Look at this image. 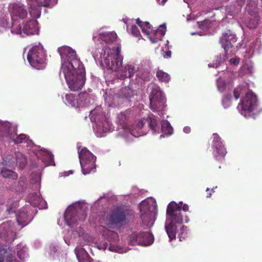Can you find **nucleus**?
I'll list each match as a JSON object with an SVG mask.
<instances>
[{"instance_id": "obj_39", "label": "nucleus", "mask_w": 262, "mask_h": 262, "mask_svg": "<svg viewBox=\"0 0 262 262\" xmlns=\"http://www.w3.org/2000/svg\"><path fill=\"white\" fill-rule=\"evenodd\" d=\"M26 135L24 134H21L17 136L13 142L16 144L21 143L26 138Z\"/></svg>"}, {"instance_id": "obj_33", "label": "nucleus", "mask_w": 262, "mask_h": 262, "mask_svg": "<svg viewBox=\"0 0 262 262\" xmlns=\"http://www.w3.org/2000/svg\"><path fill=\"white\" fill-rule=\"evenodd\" d=\"M129 112L126 111L124 112H121L118 115V122L120 124H124L129 117Z\"/></svg>"}, {"instance_id": "obj_36", "label": "nucleus", "mask_w": 262, "mask_h": 262, "mask_svg": "<svg viewBox=\"0 0 262 262\" xmlns=\"http://www.w3.org/2000/svg\"><path fill=\"white\" fill-rule=\"evenodd\" d=\"M258 17V16L257 17H252V18H250L249 21L247 22V26L250 29H254L256 28Z\"/></svg>"}, {"instance_id": "obj_38", "label": "nucleus", "mask_w": 262, "mask_h": 262, "mask_svg": "<svg viewBox=\"0 0 262 262\" xmlns=\"http://www.w3.org/2000/svg\"><path fill=\"white\" fill-rule=\"evenodd\" d=\"M245 0H237L236 4L237 5V8L234 11H232V15H235L238 13L241 10L243 6L245 4Z\"/></svg>"}, {"instance_id": "obj_31", "label": "nucleus", "mask_w": 262, "mask_h": 262, "mask_svg": "<svg viewBox=\"0 0 262 262\" xmlns=\"http://www.w3.org/2000/svg\"><path fill=\"white\" fill-rule=\"evenodd\" d=\"M17 126H11L9 131L7 132L5 137L9 138L12 142L17 136Z\"/></svg>"}, {"instance_id": "obj_25", "label": "nucleus", "mask_w": 262, "mask_h": 262, "mask_svg": "<svg viewBox=\"0 0 262 262\" xmlns=\"http://www.w3.org/2000/svg\"><path fill=\"white\" fill-rule=\"evenodd\" d=\"M137 76L144 81H149L151 79V74L149 70L143 69L138 70Z\"/></svg>"}, {"instance_id": "obj_13", "label": "nucleus", "mask_w": 262, "mask_h": 262, "mask_svg": "<svg viewBox=\"0 0 262 262\" xmlns=\"http://www.w3.org/2000/svg\"><path fill=\"white\" fill-rule=\"evenodd\" d=\"M153 235L148 232H133L128 236V241L130 244L135 245L137 244L148 246L154 242Z\"/></svg>"}, {"instance_id": "obj_1", "label": "nucleus", "mask_w": 262, "mask_h": 262, "mask_svg": "<svg viewBox=\"0 0 262 262\" xmlns=\"http://www.w3.org/2000/svg\"><path fill=\"white\" fill-rule=\"evenodd\" d=\"M182 202L176 203L174 202H170L167 208V219L165 228L167 234L171 241L176 237L178 228L183 223L188 222V217L182 212V207L183 205Z\"/></svg>"}, {"instance_id": "obj_51", "label": "nucleus", "mask_w": 262, "mask_h": 262, "mask_svg": "<svg viewBox=\"0 0 262 262\" xmlns=\"http://www.w3.org/2000/svg\"><path fill=\"white\" fill-rule=\"evenodd\" d=\"M230 62L234 65H236L239 63V59L238 58H231L230 59Z\"/></svg>"}, {"instance_id": "obj_5", "label": "nucleus", "mask_w": 262, "mask_h": 262, "mask_svg": "<svg viewBox=\"0 0 262 262\" xmlns=\"http://www.w3.org/2000/svg\"><path fill=\"white\" fill-rule=\"evenodd\" d=\"M150 108L154 112H158L159 115L163 114L166 106L165 98L159 86L155 85L149 95Z\"/></svg>"}, {"instance_id": "obj_41", "label": "nucleus", "mask_w": 262, "mask_h": 262, "mask_svg": "<svg viewBox=\"0 0 262 262\" xmlns=\"http://www.w3.org/2000/svg\"><path fill=\"white\" fill-rule=\"evenodd\" d=\"M242 91V88L240 86L235 88L233 91V95L235 100H237L241 95Z\"/></svg>"}, {"instance_id": "obj_20", "label": "nucleus", "mask_w": 262, "mask_h": 262, "mask_svg": "<svg viewBox=\"0 0 262 262\" xmlns=\"http://www.w3.org/2000/svg\"><path fill=\"white\" fill-rule=\"evenodd\" d=\"M75 252L79 262H91V258L83 248L77 247Z\"/></svg>"}, {"instance_id": "obj_29", "label": "nucleus", "mask_w": 262, "mask_h": 262, "mask_svg": "<svg viewBox=\"0 0 262 262\" xmlns=\"http://www.w3.org/2000/svg\"><path fill=\"white\" fill-rule=\"evenodd\" d=\"M1 174L3 177L5 178H11L16 180L17 178V174L12 170L4 168L1 171Z\"/></svg>"}, {"instance_id": "obj_19", "label": "nucleus", "mask_w": 262, "mask_h": 262, "mask_svg": "<svg viewBox=\"0 0 262 262\" xmlns=\"http://www.w3.org/2000/svg\"><path fill=\"white\" fill-rule=\"evenodd\" d=\"M141 219L142 221L143 226L144 228L150 227L153 225L152 222V213L150 210L147 209L146 211L143 212L142 208L140 209Z\"/></svg>"}, {"instance_id": "obj_55", "label": "nucleus", "mask_w": 262, "mask_h": 262, "mask_svg": "<svg viewBox=\"0 0 262 262\" xmlns=\"http://www.w3.org/2000/svg\"><path fill=\"white\" fill-rule=\"evenodd\" d=\"M171 51H167V52L165 53V56H166L167 58L170 57H171Z\"/></svg>"}, {"instance_id": "obj_53", "label": "nucleus", "mask_w": 262, "mask_h": 262, "mask_svg": "<svg viewBox=\"0 0 262 262\" xmlns=\"http://www.w3.org/2000/svg\"><path fill=\"white\" fill-rule=\"evenodd\" d=\"M189 207L187 204H184L182 207V211H183L184 212L188 211Z\"/></svg>"}, {"instance_id": "obj_61", "label": "nucleus", "mask_w": 262, "mask_h": 262, "mask_svg": "<svg viewBox=\"0 0 262 262\" xmlns=\"http://www.w3.org/2000/svg\"><path fill=\"white\" fill-rule=\"evenodd\" d=\"M262 1V0H261Z\"/></svg>"}, {"instance_id": "obj_9", "label": "nucleus", "mask_w": 262, "mask_h": 262, "mask_svg": "<svg viewBox=\"0 0 262 262\" xmlns=\"http://www.w3.org/2000/svg\"><path fill=\"white\" fill-rule=\"evenodd\" d=\"M237 40L236 37L235 35L230 33H225L223 34V36L220 38V41L222 45V47L224 49L225 58L223 59L220 58L218 63L215 64L211 65V63L209 64V67L217 68L221 62L225 60L226 58L230 56H232L234 52L231 49L233 48L234 44L236 42Z\"/></svg>"}, {"instance_id": "obj_18", "label": "nucleus", "mask_w": 262, "mask_h": 262, "mask_svg": "<svg viewBox=\"0 0 262 262\" xmlns=\"http://www.w3.org/2000/svg\"><path fill=\"white\" fill-rule=\"evenodd\" d=\"M120 68L118 74L119 78L122 79L132 77L136 71L135 67L130 64H126L124 67L121 66Z\"/></svg>"}, {"instance_id": "obj_14", "label": "nucleus", "mask_w": 262, "mask_h": 262, "mask_svg": "<svg viewBox=\"0 0 262 262\" xmlns=\"http://www.w3.org/2000/svg\"><path fill=\"white\" fill-rule=\"evenodd\" d=\"M257 99L254 94L248 92L243 99L239 106L243 112H251L257 106Z\"/></svg>"}, {"instance_id": "obj_42", "label": "nucleus", "mask_w": 262, "mask_h": 262, "mask_svg": "<svg viewBox=\"0 0 262 262\" xmlns=\"http://www.w3.org/2000/svg\"><path fill=\"white\" fill-rule=\"evenodd\" d=\"M10 253H8L7 251L4 249H0V262H5L6 258L7 255H10Z\"/></svg>"}, {"instance_id": "obj_6", "label": "nucleus", "mask_w": 262, "mask_h": 262, "mask_svg": "<svg viewBox=\"0 0 262 262\" xmlns=\"http://www.w3.org/2000/svg\"><path fill=\"white\" fill-rule=\"evenodd\" d=\"M27 59L32 67L38 70L41 69L45 61L43 47L40 44L33 46L28 52Z\"/></svg>"}, {"instance_id": "obj_47", "label": "nucleus", "mask_w": 262, "mask_h": 262, "mask_svg": "<svg viewBox=\"0 0 262 262\" xmlns=\"http://www.w3.org/2000/svg\"><path fill=\"white\" fill-rule=\"evenodd\" d=\"M47 157L48 158V161L47 164L48 165H54V162L53 159V156L52 154L48 153L47 155Z\"/></svg>"}, {"instance_id": "obj_57", "label": "nucleus", "mask_w": 262, "mask_h": 262, "mask_svg": "<svg viewBox=\"0 0 262 262\" xmlns=\"http://www.w3.org/2000/svg\"><path fill=\"white\" fill-rule=\"evenodd\" d=\"M167 0H162L161 1V3H160V4H161V5H164V4L167 2Z\"/></svg>"}, {"instance_id": "obj_15", "label": "nucleus", "mask_w": 262, "mask_h": 262, "mask_svg": "<svg viewBox=\"0 0 262 262\" xmlns=\"http://www.w3.org/2000/svg\"><path fill=\"white\" fill-rule=\"evenodd\" d=\"M137 127L140 129L144 127L148 128L151 130L152 133L158 132L159 129V126L158 125V120L157 118L154 115L141 119L137 123Z\"/></svg>"}, {"instance_id": "obj_16", "label": "nucleus", "mask_w": 262, "mask_h": 262, "mask_svg": "<svg viewBox=\"0 0 262 262\" xmlns=\"http://www.w3.org/2000/svg\"><path fill=\"white\" fill-rule=\"evenodd\" d=\"M10 12L12 21V24L14 21H18L17 18L23 19L27 15V11L24 8L23 6L19 4L11 5L10 7Z\"/></svg>"}, {"instance_id": "obj_44", "label": "nucleus", "mask_w": 262, "mask_h": 262, "mask_svg": "<svg viewBox=\"0 0 262 262\" xmlns=\"http://www.w3.org/2000/svg\"><path fill=\"white\" fill-rule=\"evenodd\" d=\"M5 262H20L17 259L16 257L10 254V255H6V258L5 259Z\"/></svg>"}, {"instance_id": "obj_23", "label": "nucleus", "mask_w": 262, "mask_h": 262, "mask_svg": "<svg viewBox=\"0 0 262 262\" xmlns=\"http://www.w3.org/2000/svg\"><path fill=\"white\" fill-rule=\"evenodd\" d=\"M117 37L116 33L113 32L101 33L100 35V39L108 44L112 43L115 41L117 39Z\"/></svg>"}, {"instance_id": "obj_59", "label": "nucleus", "mask_w": 262, "mask_h": 262, "mask_svg": "<svg viewBox=\"0 0 262 262\" xmlns=\"http://www.w3.org/2000/svg\"><path fill=\"white\" fill-rule=\"evenodd\" d=\"M20 253H21V252H20V251H19V252H18V253H17V255H18V256L19 257V258H21V257H20Z\"/></svg>"}, {"instance_id": "obj_26", "label": "nucleus", "mask_w": 262, "mask_h": 262, "mask_svg": "<svg viewBox=\"0 0 262 262\" xmlns=\"http://www.w3.org/2000/svg\"><path fill=\"white\" fill-rule=\"evenodd\" d=\"M161 129L163 133L167 136H170L173 133V128L167 120H163L162 121Z\"/></svg>"}, {"instance_id": "obj_37", "label": "nucleus", "mask_w": 262, "mask_h": 262, "mask_svg": "<svg viewBox=\"0 0 262 262\" xmlns=\"http://www.w3.org/2000/svg\"><path fill=\"white\" fill-rule=\"evenodd\" d=\"M136 24L142 29V31H146L145 30V27H146L148 29L151 28V25L148 22H143L140 19V18H137L136 20Z\"/></svg>"}, {"instance_id": "obj_46", "label": "nucleus", "mask_w": 262, "mask_h": 262, "mask_svg": "<svg viewBox=\"0 0 262 262\" xmlns=\"http://www.w3.org/2000/svg\"><path fill=\"white\" fill-rule=\"evenodd\" d=\"M217 88L220 92H223L225 91L226 84L224 81L220 80L217 82Z\"/></svg>"}, {"instance_id": "obj_50", "label": "nucleus", "mask_w": 262, "mask_h": 262, "mask_svg": "<svg viewBox=\"0 0 262 262\" xmlns=\"http://www.w3.org/2000/svg\"><path fill=\"white\" fill-rule=\"evenodd\" d=\"M18 184L22 187H24L26 184V181L24 178H20L18 181Z\"/></svg>"}, {"instance_id": "obj_52", "label": "nucleus", "mask_w": 262, "mask_h": 262, "mask_svg": "<svg viewBox=\"0 0 262 262\" xmlns=\"http://www.w3.org/2000/svg\"><path fill=\"white\" fill-rule=\"evenodd\" d=\"M183 131L186 134H188L191 132V128L189 126H185L183 128Z\"/></svg>"}, {"instance_id": "obj_40", "label": "nucleus", "mask_w": 262, "mask_h": 262, "mask_svg": "<svg viewBox=\"0 0 262 262\" xmlns=\"http://www.w3.org/2000/svg\"><path fill=\"white\" fill-rule=\"evenodd\" d=\"M186 228L187 227L184 225H182L181 228V232L179 234V238L180 241L184 239L186 237L187 233L185 232Z\"/></svg>"}, {"instance_id": "obj_45", "label": "nucleus", "mask_w": 262, "mask_h": 262, "mask_svg": "<svg viewBox=\"0 0 262 262\" xmlns=\"http://www.w3.org/2000/svg\"><path fill=\"white\" fill-rule=\"evenodd\" d=\"M213 146H214L215 144H219L220 142H222L221 138H220L218 134H213Z\"/></svg>"}, {"instance_id": "obj_28", "label": "nucleus", "mask_w": 262, "mask_h": 262, "mask_svg": "<svg viewBox=\"0 0 262 262\" xmlns=\"http://www.w3.org/2000/svg\"><path fill=\"white\" fill-rule=\"evenodd\" d=\"M66 99L67 102L72 106L78 107V98L73 94H67Z\"/></svg>"}, {"instance_id": "obj_4", "label": "nucleus", "mask_w": 262, "mask_h": 262, "mask_svg": "<svg viewBox=\"0 0 262 262\" xmlns=\"http://www.w3.org/2000/svg\"><path fill=\"white\" fill-rule=\"evenodd\" d=\"M69 88L72 91L81 90L85 83L84 67L62 72Z\"/></svg>"}, {"instance_id": "obj_8", "label": "nucleus", "mask_w": 262, "mask_h": 262, "mask_svg": "<svg viewBox=\"0 0 262 262\" xmlns=\"http://www.w3.org/2000/svg\"><path fill=\"white\" fill-rule=\"evenodd\" d=\"M38 22L36 20H30L22 27L19 21H14L11 26L12 34H20L24 37L25 35H34L38 33Z\"/></svg>"}, {"instance_id": "obj_54", "label": "nucleus", "mask_w": 262, "mask_h": 262, "mask_svg": "<svg viewBox=\"0 0 262 262\" xmlns=\"http://www.w3.org/2000/svg\"><path fill=\"white\" fill-rule=\"evenodd\" d=\"M150 29L147 28L146 27H145V30L146 31H143L144 33H145L146 35H148V37H150Z\"/></svg>"}, {"instance_id": "obj_60", "label": "nucleus", "mask_w": 262, "mask_h": 262, "mask_svg": "<svg viewBox=\"0 0 262 262\" xmlns=\"http://www.w3.org/2000/svg\"><path fill=\"white\" fill-rule=\"evenodd\" d=\"M160 137H164V136L163 135H161Z\"/></svg>"}, {"instance_id": "obj_56", "label": "nucleus", "mask_w": 262, "mask_h": 262, "mask_svg": "<svg viewBox=\"0 0 262 262\" xmlns=\"http://www.w3.org/2000/svg\"><path fill=\"white\" fill-rule=\"evenodd\" d=\"M209 191H210L209 188H207L206 189L207 197H210L211 196V193L210 192H208Z\"/></svg>"}, {"instance_id": "obj_2", "label": "nucleus", "mask_w": 262, "mask_h": 262, "mask_svg": "<svg viewBox=\"0 0 262 262\" xmlns=\"http://www.w3.org/2000/svg\"><path fill=\"white\" fill-rule=\"evenodd\" d=\"M120 52L121 48L119 46L115 50L102 48L100 58L104 59L107 68L115 71H119L123 62V57Z\"/></svg>"}, {"instance_id": "obj_35", "label": "nucleus", "mask_w": 262, "mask_h": 262, "mask_svg": "<svg viewBox=\"0 0 262 262\" xmlns=\"http://www.w3.org/2000/svg\"><path fill=\"white\" fill-rule=\"evenodd\" d=\"M121 93L124 97L129 99L133 97L134 91L129 87H125L121 90Z\"/></svg>"}, {"instance_id": "obj_21", "label": "nucleus", "mask_w": 262, "mask_h": 262, "mask_svg": "<svg viewBox=\"0 0 262 262\" xmlns=\"http://www.w3.org/2000/svg\"><path fill=\"white\" fill-rule=\"evenodd\" d=\"M166 30V27L165 25H160V28L155 31V36L154 37L151 36L149 37V39L152 43H157L159 41L161 40L163 36L165 34Z\"/></svg>"}, {"instance_id": "obj_43", "label": "nucleus", "mask_w": 262, "mask_h": 262, "mask_svg": "<svg viewBox=\"0 0 262 262\" xmlns=\"http://www.w3.org/2000/svg\"><path fill=\"white\" fill-rule=\"evenodd\" d=\"M130 31L132 34L134 36L138 37L140 34L139 29L136 25H133L132 26Z\"/></svg>"}, {"instance_id": "obj_30", "label": "nucleus", "mask_w": 262, "mask_h": 262, "mask_svg": "<svg viewBox=\"0 0 262 262\" xmlns=\"http://www.w3.org/2000/svg\"><path fill=\"white\" fill-rule=\"evenodd\" d=\"M16 163L20 168H24L27 163L26 157L21 153L18 152L16 154Z\"/></svg>"}, {"instance_id": "obj_17", "label": "nucleus", "mask_w": 262, "mask_h": 262, "mask_svg": "<svg viewBox=\"0 0 262 262\" xmlns=\"http://www.w3.org/2000/svg\"><path fill=\"white\" fill-rule=\"evenodd\" d=\"M28 4L30 6V8L32 10L30 11V15L35 18H38L40 16V12L36 9L33 10V7L35 5L38 6H43L48 7L50 6L51 0H27Z\"/></svg>"}, {"instance_id": "obj_32", "label": "nucleus", "mask_w": 262, "mask_h": 262, "mask_svg": "<svg viewBox=\"0 0 262 262\" xmlns=\"http://www.w3.org/2000/svg\"><path fill=\"white\" fill-rule=\"evenodd\" d=\"M156 76L159 80L162 82H168L170 77V76L162 70H158Z\"/></svg>"}, {"instance_id": "obj_48", "label": "nucleus", "mask_w": 262, "mask_h": 262, "mask_svg": "<svg viewBox=\"0 0 262 262\" xmlns=\"http://www.w3.org/2000/svg\"><path fill=\"white\" fill-rule=\"evenodd\" d=\"M237 8V6H235L234 5H231L226 8V11L228 12L230 15H232L231 14L232 11H234Z\"/></svg>"}, {"instance_id": "obj_10", "label": "nucleus", "mask_w": 262, "mask_h": 262, "mask_svg": "<svg viewBox=\"0 0 262 262\" xmlns=\"http://www.w3.org/2000/svg\"><path fill=\"white\" fill-rule=\"evenodd\" d=\"M134 218V212L129 209H118L114 211L111 214L107 216L105 221L107 224L113 225L121 224L129 221Z\"/></svg>"}, {"instance_id": "obj_34", "label": "nucleus", "mask_w": 262, "mask_h": 262, "mask_svg": "<svg viewBox=\"0 0 262 262\" xmlns=\"http://www.w3.org/2000/svg\"><path fill=\"white\" fill-rule=\"evenodd\" d=\"M214 147H215L216 152L219 156L224 157L226 155L227 153L226 149L222 142H220L219 144H215Z\"/></svg>"}, {"instance_id": "obj_22", "label": "nucleus", "mask_w": 262, "mask_h": 262, "mask_svg": "<svg viewBox=\"0 0 262 262\" xmlns=\"http://www.w3.org/2000/svg\"><path fill=\"white\" fill-rule=\"evenodd\" d=\"M248 13L252 17H257L258 16V8L257 2L255 1L248 0L247 7Z\"/></svg>"}, {"instance_id": "obj_3", "label": "nucleus", "mask_w": 262, "mask_h": 262, "mask_svg": "<svg viewBox=\"0 0 262 262\" xmlns=\"http://www.w3.org/2000/svg\"><path fill=\"white\" fill-rule=\"evenodd\" d=\"M58 52L61 58L66 59L62 65V71L77 69L84 67L83 64L77 57L76 52L68 46L62 47L58 49Z\"/></svg>"}, {"instance_id": "obj_58", "label": "nucleus", "mask_w": 262, "mask_h": 262, "mask_svg": "<svg viewBox=\"0 0 262 262\" xmlns=\"http://www.w3.org/2000/svg\"><path fill=\"white\" fill-rule=\"evenodd\" d=\"M20 216H21V214H19L17 216V221H18V223H19V220L20 219Z\"/></svg>"}, {"instance_id": "obj_49", "label": "nucleus", "mask_w": 262, "mask_h": 262, "mask_svg": "<svg viewBox=\"0 0 262 262\" xmlns=\"http://www.w3.org/2000/svg\"><path fill=\"white\" fill-rule=\"evenodd\" d=\"M231 99V95L230 94H227L225 96L222 100V102L223 103H225L226 102L229 101Z\"/></svg>"}, {"instance_id": "obj_24", "label": "nucleus", "mask_w": 262, "mask_h": 262, "mask_svg": "<svg viewBox=\"0 0 262 262\" xmlns=\"http://www.w3.org/2000/svg\"><path fill=\"white\" fill-rule=\"evenodd\" d=\"M78 107L85 106L90 103V95L86 92L80 93L78 98Z\"/></svg>"}, {"instance_id": "obj_11", "label": "nucleus", "mask_w": 262, "mask_h": 262, "mask_svg": "<svg viewBox=\"0 0 262 262\" xmlns=\"http://www.w3.org/2000/svg\"><path fill=\"white\" fill-rule=\"evenodd\" d=\"M87 216L85 209L79 205L70 206L66 210L64 218L67 224L71 225L76 223L78 221H83Z\"/></svg>"}, {"instance_id": "obj_27", "label": "nucleus", "mask_w": 262, "mask_h": 262, "mask_svg": "<svg viewBox=\"0 0 262 262\" xmlns=\"http://www.w3.org/2000/svg\"><path fill=\"white\" fill-rule=\"evenodd\" d=\"M11 126L12 124L9 122L0 121V135L5 137Z\"/></svg>"}, {"instance_id": "obj_7", "label": "nucleus", "mask_w": 262, "mask_h": 262, "mask_svg": "<svg viewBox=\"0 0 262 262\" xmlns=\"http://www.w3.org/2000/svg\"><path fill=\"white\" fill-rule=\"evenodd\" d=\"M78 155L83 174L90 173L95 168L96 157L85 147L78 151Z\"/></svg>"}, {"instance_id": "obj_12", "label": "nucleus", "mask_w": 262, "mask_h": 262, "mask_svg": "<svg viewBox=\"0 0 262 262\" xmlns=\"http://www.w3.org/2000/svg\"><path fill=\"white\" fill-rule=\"evenodd\" d=\"M90 115L91 120L95 122L99 130L104 133L111 130L112 125L101 108L94 109L91 112Z\"/></svg>"}]
</instances>
